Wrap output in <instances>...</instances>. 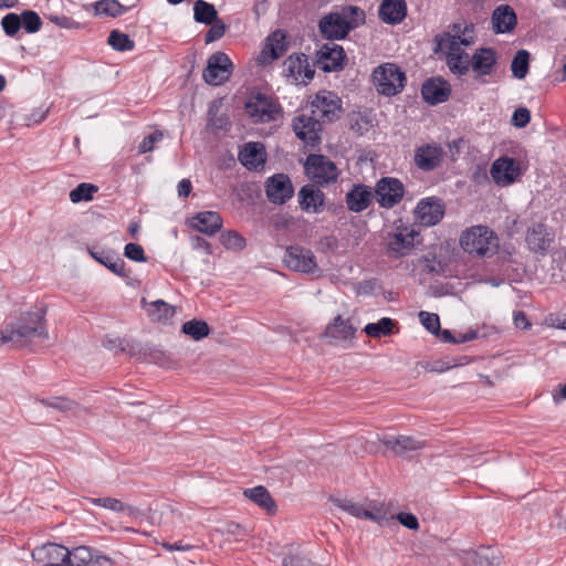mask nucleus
I'll list each match as a JSON object with an SVG mask.
<instances>
[{"instance_id": "1", "label": "nucleus", "mask_w": 566, "mask_h": 566, "mask_svg": "<svg viewBox=\"0 0 566 566\" xmlns=\"http://www.w3.org/2000/svg\"><path fill=\"white\" fill-rule=\"evenodd\" d=\"M45 314L46 310L39 307L35 311L23 312L14 322H9L13 347H27L35 339L49 340Z\"/></svg>"}, {"instance_id": "2", "label": "nucleus", "mask_w": 566, "mask_h": 566, "mask_svg": "<svg viewBox=\"0 0 566 566\" xmlns=\"http://www.w3.org/2000/svg\"><path fill=\"white\" fill-rule=\"evenodd\" d=\"M461 249L474 258H492L497 253L500 239L488 226H472L460 234Z\"/></svg>"}, {"instance_id": "3", "label": "nucleus", "mask_w": 566, "mask_h": 566, "mask_svg": "<svg viewBox=\"0 0 566 566\" xmlns=\"http://www.w3.org/2000/svg\"><path fill=\"white\" fill-rule=\"evenodd\" d=\"M371 77L377 92L385 96H395L400 93L407 81L405 73L394 63L377 66Z\"/></svg>"}, {"instance_id": "4", "label": "nucleus", "mask_w": 566, "mask_h": 566, "mask_svg": "<svg viewBox=\"0 0 566 566\" xmlns=\"http://www.w3.org/2000/svg\"><path fill=\"white\" fill-rule=\"evenodd\" d=\"M305 172L315 184L324 186L338 178L336 165L324 155L311 154L306 158Z\"/></svg>"}, {"instance_id": "5", "label": "nucleus", "mask_w": 566, "mask_h": 566, "mask_svg": "<svg viewBox=\"0 0 566 566\" xmlns=\"http://www.w3.org/2000/svg\"><path fill=\"white\" fill-rule=\"evenodd\" d=\"M233 64L223 52H216L208 57L202 77L208 85L219 86L229 81Z\"/></svg>"}, {"instance_id": "6", "label": "nucleus", "mask_w": 566, "mask_h": 566, "mask_svg": "<svg viewBox=\"0 0 566 566\" xmlns=\"http://www.w3.org/2000/svg\"><path fill=\"white\" fill-rule=\"evenodd\" d=\"M312 114L321 122L332 123L342 114V99L331 91H319L311 103Z\"/></svg>"}, {"instance_id": "7", "label": "nucleus", "mask_w": 566, "mask_h": 566, "mask_svg": "<svg viewBox=\"0 0 566 566\" xmlns=\"http://www.w3.org/2000/svg\"><path fill=\"white\" fill-rule=\"evenodd\" d=\"M555 241V232L544 222H535L525 233V243L531 252L545 255Z\"/></svg>"}, {"instance_id": "8", "label": "nucleus", "mask_w": 566, "mask_h": 566, "mask_svg": "<svg viewBox=\"0 0 566 566\" xmlns=\"http://www.w3.org/2000/svg\"><path fill=\"white\" fill-rule=\"evenodd\" d=\"M283 261L287 268L297 272L314 274L319 271L314 253L310 249L300 245L289 247L285 250Z\"/></svg>"}, {"instance_id": "9", "label": "nucleus", "mask_w": 566, "mask_h": 566, "mask_svg": "<svg viewBox=\"0 0 566 566\" xmlns=\"http://www.w3.org/2000/svg\"><path fill=\"white\" fill-rule=\"evenodd\" d=\"M245 109L254 122L260 123H269L274 120L280 112L277 104L273 101L272 97L260 93L252 95L248 99Z\"/></svg>"}, {"instance_id": "10", "label": "nucleus", "mask_w": 566, "mask_h": 566, "mask_svg": "<svg viewBox=\"0 0 566 566\" xmlns=\"http://www.w3.org/2000/svg\"><path fill=\"white\" fill-rule=\"evenodd\" d=\"M405 193L403 184L392 177L380 178L375 187V195L380 207L392 208L398 205Z\"/></svg>"}, {"instance_id": "11", "label": "nucleus", "mask_w": 566, "mask_h": 566, "mask_svg": "<svg viewBox=\"0 0 566 566\" xmlns=\"http://www.w3.org/2000/svg\"><path fill=\"white\" fill-rule=\"evenodd\" d=\"M295 135L306 145L315 147L321 143L322 124L315 115L301 114L293 119Z\"/></svg>"}, {"instance_id": "12", "label": "nucleus", "mask_w": 566, "mask_h": 566, "mask_svg": "<svg viewBox=\"0 0 566 566\" xmlns=\"http://www.w3.org/2000/svg\"><path fill=\"white\" fill-rule=\"evenodd\" d=\"M490 174L496 185L509 186L521 176V165L514 158L500 157L493 161Z\"/></svg>"}, {"instance_id": "13", "label": "nucleus", "mask_w": 566, "mask_h": 566, "mask_svg": "<svg viewBox=\"0 0 566 566\" xmlns=\"http://www.w3.org/2000/svg\"><path fill=\"white\" fill-rule=\"evenodd\" d=\"M323 36L329 40H342L347 36L353 29V24L347 20L345 11L334 12L323 17L318 24Z\"/></svg>"}, {"instance_id": "14", "label": "nucleus", "mask_w": 566, "mask_h": 566, "mask_svg": "<svg viewBox=\"0 0 566 566\" xmlns=\"http://www.w3.org/2000/svg\"><path fill=\"white\" fill-rule=\"evenodd\" d=\"M67 556L69 549L55 543H46L32 551V558L40 566H70Z\"/></svg>"}, {"instance_id": "15", "label": "nucleus", "mask_w": 566, "mask_h": 566, "mask_svg": "<svg viewBox=\"0 0 566 566\" xmlns=\"http://www.w3.org/2000/svg\"><path fill=\"white\" fill-rule=\"evenodd\" d=\"M265 192L270 202L284 205L293 197L294 188L287 175L276 174L266 180Z\"/></svg>"}, {"instance_id": "16", "label": "nucleus", "mask_w": 566, "mask_h": 566, "mask_svg": "<svg viewBox=\"0 0 566 566\" xmlns=\"http://www.w3.org/2000/svg\"><path fill=\"white\" fill-rule=\"evenodd\" d=\"M444 216V205L439 198L421 199L415 209V217L422 226L432 227L440 222Z\"/></svg>"}, {"instance_id": "17", "label": "nucleus", "mask_w": 566, "mask_h": 566, "mask_svg": "<svg viewBox=\"0 0 566 566\" xmlns=\"http://www.w3.org/2000/svg\"><path fill=\"white\" fill-rule=\"evenodd\" d=\"M283 74L287 78H292L294 82L302 80L310 81L314 77L315 70L308 62V56L304 53L290 55L283 62Z\"/></svg>"}, {"instance_id": "18", "label": "nucleus", "mask_w": 566, "mask_h": 566, "mask_svg": "<svg viewBox=\"0 0 566 566\" xmlns=\"http://www.w3.org/2000/svg\"><path fill=\"white\" fill-rule=\"evenodd\" d=\"M346 54L343 48L335 43H326L317 51V63L324 72H335L343 69Z\"/></svg>"}, {"instance_id": "19", "label": "nucleus", "mask_w": 566, "mask_h": 566, "mask_svg": "<svg viewBox=\"0 0 566 566\" xmlns=\"http://www.w3.org/2000/svg\"><path fill=\"white\" fill-rule=\"evenodd\" d=\"M419 233L408 227L398 228L396 232L388 234V252L394 256H402L415 243V238Z\"/></svg>"}, {"instance_id": "20", "label": "nucleus", "mask_w": 566, "mask_h": 566, "mask_svg": "<svg viewBox=\"0 0 566 566\" xmlns=\"http://www.w3.org/2000/svg\"><path fill=\"white\" fill-rule=\"evenodd\" d=\"M451 94L450 84L441 77H432L422 84V98L430 105H437L448 101Z\"/></svg>"}, {"instance_id": "21", "label": "nucleus", "mask_w": 566, "mask_h": 566, "mask_svg": "<svg viewBox=\"0 0 566 566\" xmlns=\"http://www.w3.org/2000/svg\"><path fill=\"white\" fill-rule=\"evenodd\" d=\"M496 52L492 48H479L470 59V66L476 77L481 78L492 74L496 65Z\"/></svg>"}, {"instance_id": "22", "label": "nucleus", "mask_w": 566, "mask_h": 566, "mask_svg": "<svg viewBox=\"0 0 566 566\" xmlns=\"http://www.w3.org/2000/svg\"><path fill=\"white\" fill-rule=\"evenodd\" d=\"M382 444L391 449L397 455L411 458L426 447L423 440H418L408 436L397 438H384Z\"/></svg>"}, {"instance_id": "23", "label": "nucleus", "mask_w": 566, "mask_h": 566, "mask_svg": "<svg viewBox=\"0 0 566 566\" xmlns=\"http://www.w3.org/2000/svg\"><path fill=\"white\" fill-rule=\"evenodd\" d=\"M374 192L370 187L357 184L345 196L347 209L352 212H363L373 202Z\"/></svg>"}, {"instance_id": "24", "label": "nucleus", "mask_w": 566, "mask_h": 566, "mask_svg": "<svg viewBox=\"0 0 566 566\" xmlns=\"http://www.w3.org/2000/svg\"><path fill=\"white\" fill-rule=\"evenodd\" d=\"M287 50L286 33L283 30L273 31L265 39V46L260 54V61L268 63L279 59Z\"/></svg>"}, {"instance_id": "25", "label": "nucleus", "mask_w": 566, "mask_h": 566, "mask_svg": "<svg viewBox=\"0 0 566 566\" xmlns=\"http://www.w3.org/2000/svg\"><path fill=\"white\" fill-rule=\"evenodd\" d=\"M443 151L436 145H422L416 149L415 164L423 171H431L440 166Z\"/></svg>"}, {"instance_id": "26", "label": "nucleus", "mask_w": 566, "mask_h": 566, "mask_svg": "<svg viewBox=\"0 0 566 566\" xmlns=\"http://www.w3.org/2000/svg\"><path fill=\"white\" fill-rule=\"evenodd\" d=\"M91 256L103 264L111 272L120 277H128L129 273L126 271L125 262L120 255L114 251L88 249Z\"/></svg>"}, {"instance_id": "27", "label": "nucleus", "mask_w": 566, "mask_h": 566, "mask_svg": "<svg viewBox=\"0 0 566 566\" xmlns=\"http://www.w3.org/2000/svg\"><path fill=\"white\" fill-rule=\"evenodd\" d=\"M492 29L495 33H507L514 30L517 23V17L513 8L509 4L496 7L492 13Z\"/></svg>"}, {"instance_id": "28", "label": "nucleus", "mask_w": 566, "mask_h": 566, "mask_svg": "<svg viewBox=\"0 0 566 566\" xmlns=\"http://www.w3.org/2000/svg\"><path fill=\"white\" fill-rule=\"evenodd\" d=\"M378 15L387 24L400 23L407 15L405 0H382L379 6Z\"/></svg>"}, {"instance_id": "29", "label": "nucleus", "mask_w": 566, "mask_h": 566, "mask_svg": "<svg viewBox=\"0 0 566 566\" xmlns=\"http://www.w3.org/2000/svg\"><path fill=\"white\" fill-rule=\"evenodd\" d=\"M190 224L201 233L213 235L222 228V218L216 211H202L191 219Z\"/></svg>"}, {"instance_id": "30", "label": "nucleus", "mask_w": 566, "mask_h": 566, "mask_svg": "<svg viewBox=\"0 0 566 566\" xmlns=\"http://www.w3.org/2000/svg\"><path fill=\"white\" fill-rule=\"evenodd\" d=\"M298 202L303 211L319 212L324 206L325 196L323 191L313 185H305L298 191Z\"/></svg>"}, {"instance_id": "31", "label": "nucleus", "mask_w": 566, "mask_h": 566, "mask_svg": "<svg viewBox=\"0 0 566 566\" xmlns=\"http://www.w3.org/2000/svg\"><path fill=\"white\" fill-rule=\"evenodd\" d=\"M240 163L248 169H258L265 163V151L262 144L248 143L239 153Z\"/></svg>"}, {"instance_id": "32", "label": "nucleus", "mask_w": 566, "mask_h": 566, "mask_svg": "<svg viewBox=\"0 0 566 566\" xmlns=\"http://www.w3.org/2000/svg\"><path fill=\"white\" fill-rule=\"evenodd\" d=\"M142 305L153 322L166 324L175 314V307L163 300L147 302L146 298H143Z\"/></svg>"}, {"instance_id": "33", "label": "nucleus", "mask_w": 566, "mask_h": 566, "mask_svg": "<svg viewBox=\"0 0 566 566\" xmlns=\"http://www.w3.org/2000/svg\"><path fill=\"white\" fill-rule=\"evenodd\" d=\"M243 495L264 510L269 515H274L277 511L275 501L263 485L245 489Z\"/></svg>"}, {"instance_id": "34", "label": "nucleus", "mask_w": 566, "mask_h": 566, "mask_svg": "<svg viewBox=\"0 0 566 566\" xmlns=\"http://www.w3.org/2000/svg\"><path fill=\"white\" fill-rule=\"evenodd\" d=\"M356 332L349 319H343L340 315L336 316L334 321L328 324L325 329V335L334 340L350 339Z\"/></svg>"}, {"instance_id": "35", "label": "nucleus", "mask_w": 566, "mask_h": 566, "mask_svg": "<svg viewBox=\"0 0 566 566\" xmlns=\"http://www.w3.org/2000/svg\"><path fill=\"white\" fill-rule=\"evenodd\" d=\"M91 502L97 506L126 516H136L138 514V510L136 507L125 504L114 497H94L91 499Z\"/></svg>"}, {"instance_id": "36", "label": "nucleus", "mask_w": 566, "mask_h": 566, "mask_svg": "<svg viewBox=\"0 0 566 566\" xmlns=\"http://www.w3.org/2000/svg\"><path fill=\"white\" fill-rule=\"evenodd\" d=\"M95 15L117 18L124 14L128 8L118 0H98L93 4Z\"/></svg>"}, {"instance_id": "37", "label": "nucleus", "mask_w": 566, "mask_h": 566, "mask_svg": "<svg viewBox=\"0 0 566 566\" xmlns=\"http://www.w3.org/2000/svg\"><path fill=\"white\" fill-rule=\"evenodd\" d=\"M193 18L196 22L203 24H211L219 20L214 6L205 0H197L195 2Z\"/></svg>"}, {"instance_id": "38", "label": "nucleus", "mask_w": 566, "mask_h": 566, "mask_svg": "<svg viewBox=\"0 0 566 566\" xmlns=\"http://www.w3.org/2000/svg\"><path fill=\"white\" fill-rule=\"evenodd\" d=\"M396 322L389 317H382L377 323H369L365 326L364 332L373 338H380L392 333Z\"/></svg>"}, {"instance_id": "39", "label": "nucleus", "mask_w": 566, "mask_h": 566, "mask_svg": "<svg viewBox=\"0 0 566 566\" xmlns=\"http://www.w3.org/2000/svg\"><path fill=\"white\" fill-rule=\"evenodd\" d=\"M93 551L87 546H78L69 551L66 564L70 566H91L93 558Z\"/></svg>"}, {"instance_id": "40", "label": "nucleus", "mask_w": 566, "mask_h": 566, "mask_svg": "<svg viewBox=\"0 0 566 566\" xmlns=\"http://www.w3.org/2000/svg\"><path fill=\"white\" fill-rule=\"evenodd\" d=\"M446 62L451 73L458 76L465 75L470 70V59L468 53L460 55L458 53H447Z\"/></svg>"}, {"instance_id": "41", "label": "nucleus", "mask_w": 566, "mask_h": 566, "mask_svg": "<svg viewBox=\"0 0 566 566\" xmlns=\"http://www.w3.org/2000/svg\"><path fill=\"white\" fill-rule=\"evenodd\" d=\"M181 332L195 340H200L209 335L210 328L202 319H191L182 324Z\"/></svg>"}, {"instance_id": "42", "label": "nucleus", "mask_w": 566, "mask_h": 566, "mask_svg": "<svg viewBox=\"0 0 566 566\" xmlns=\"http://www.w3.org/2000/svg\"><path fill=\"white\" fill-rule=\"evenodd\" d=\"M107 44L118 52L132 51L135 48V42L128 36V34L118 30H112L109 32Z\"/></svg>"}, {"instance_id": "43", "label": "nucleus", "mask_w": 566, "mask_h": 566, "mask_svg": "<svg viewBox=\"0 0 566 566\" xmlns=\"http://www.w3.org/2000/svg\"><path fill=\"white\" fill-rule=\"evenodd\" d=\"M387 506L384 502L366 500L365 520L382 524L387 520Z\"/></svg>"}, {"instance_id": "44", "label": "nucleus", "mask_w": 566, "mask_h": 566, "mask_svg": "<svg viewBox=\"0 0 566 566\" xmlns=\"http://www.w3.org/2000/svg\"><path fill=\"white\" fill-rule=\"evenodd\" d=\"M530 53L526 50H520L514 55L511 63L513 76L522 80L528 72Z\"/></svg>"}, {"instance_id": "45", "label": "nucleus", "mask_w": 566, "mask_h": 566, "mask_svg": "<svg viewBox=\"0 0 566 566\" xmlns=\"http://www.w3.org/2000/svg\"><path fill=\"white\" fill-rule=\"evenodd\" d=\"M98 188L92 184L82 182L70 192V200L74 203L90 201Z\"/></svg>"}, {"instance_id": "46", "label": "nucleus", "mask_w": 566, "mask_h": 566, "mask_svg": "<svg viewBox=\"0 0 566 566\" xmlns=\"http://www.w3.org/2000/svg\"><path fill=\"white\" fill-rule=\"evenodd\" d=\"M221 243L228 250L241 251L245 248V239L237 231L229 230L221 234Z\"/></svg>"}, {"instance_id": "47", "label": "nucleus", "mask_w": 566, "mask_h": 566, "mask_svg": "<svg viewBox=\"0 0 566 566\" xmlns=\"http://www.w3.org/2000/svg\"><path fill=\"white\" fill-rule=\"evenodd\" d=\"M39 402L45 407L53 408L63 412L72 411L78 407L77 403L64 397L43 398L40 399Z\"/></svg>"}, {"instance_id": "48", "label": "nucleus", "mask_w": 566, "mask_h": 566, "mask_svg": "<svg viewBox=\"0 0 566 566\" xmlns=\"http://www.w3.org/2000/svg\"><path fill=\"white\" fill-rule=\"evenodd\" d=\"M20 19L21 27H23L28 33H35L41 29L42 21L35 11L25 10L21 13Z\"/></svg>"}, {"instance_id": "49", "label": "nucleus", "mask_w": 566, "mask_h": 566, "mask_svg": "<svg viewBox=\"0 0 566 566\" xmlns=\"http://www.w3.org/2000/svg\"><path fill=\"white\" fill-rule=\"evenodd\" d=\"M336 505L348 514L365 520L366 500L363 503L353 502L350 500H338Z\"/></svg>"}, {"instance_id": "50", "label": "nucleus", "mask_w": 566, "mask_h": 566, "mask_svg": "<svg viewBox=\"0 0 566 566\" xmlns=\"http://www.w3.org/2000/svg\"><path fill=\"white\" fill-rule=\"evenodd\" d=\"M419 318L423 327L433 335H438L441 332L440 318L434 313L421 311Z\"/></svg>"}, {"instance_id": "51", "label": "nucleus", "mask_w": 566, "mask_h": 566, "mask_svg": "<svg viewBox=\"0 0 566 566\" xmlns=\"http://www.w3.org/2000/svg\"><path fill=\"white\" fill-rule=\"evenodd\" d=\"M1 25L7 35H15L21 28L20 15L17 13H8L2 18Z\"/></svg>"}, {"instance_id": "52", "label": "nucleus", "mask_w": 566, "mask_h": 566, "mask_svg": "<svg viewBox=\"0 0 566 566\" xmlns=\"http://www.w3.org/2000/svg\"><path fill=\"white\" fill-rule=\"evenodd\" d=\"M447 35H448V49H449V52L448 53H453V54H467V52H464L462 49H461V45H464V46H469L472 44V40H469L467 38H463V36H460V35H451V33L447 32Z\"/></svg>"}, {"instance_id": "53", "label": "nucleus", "mask_w": 566, "mask_h": 566, "mask_svg": "<svg viewBox=\"0 0 566 566\" xmlns=\"http://www.w3.org/2000/svg\"><path fill=\"white\" fill-rule=\"evenodd\" d=\"M210 29L207 31L205 35V42L207 44L212 43L219 39H221L227 30V25L222 20H217L213 23L210 24Z\"/></svg>"}, {"instance_id": "54", "label": "nucleus", "mask_w": 566, "mask_h": 566, "mask_svg": "<svg viewBox=\"0 0 566 566\" xmlns=\"http://www.w3.org/2000/svg\"><path fill=\"white\" fill-rule=\"evenodd\" d=\"M164 137L161 130H155L154 133L144 137L138 146V150L140 154H145L151 151L156 143L160 142Z\"/></svg>"}, {"instance_id": "55", "label": "nucleus", "mask_w": 566, "mask_h": 566, "mask_svg": "<svg viewBox=\"0 0 566 566\" xmlns=\"http://www.w3.org/2000/svg\"><path fill=\"white\" fill-rule=\"evenodd\" d=\"M531 120V112L526 107H518L514 111L511 123L517 128L525 127Z\"/></svg>"}, {"instance_id": "56", "label": "nucleus", "mask_w": 566, "mask_h": 566, "mask_svg": "<svg viewBox=\"0 0 566 566\" xmlns=\"http://www.w3.org/2000/svg\"><path fill=\"white\" fill-rule=\"evenodd\" d=\"M124 254L126 258L135 262L146 261L144 249L137 243H127L124 249Z\"/></svg>"}, {"instance_id": "57", "label": "nucleus", "mask_w": 566, "mask_h": 566, "mask_svg": "<svg viewBox=\"0 0 566 566\" xmlns=\"http://www.w3.org/2000/svg\"><path fill=\"white\" fill-rule=\"evenodd\" d=\"M347 20L353 24V29L365 22V12L358 7H348L344 9Z\"/></svg>"}, {"instance_id": "58", "label": "nucleus", "mask_w": 566, "mask_h": 566, "mask_svg": "<svg viewBox=\"0 0 566 566\" xmlns=\"http://www.w3.org/2000/svg\"><path fill=\"white\" fill-rule=\"evenodd\" d=\"M370 124L367 115L357 114L350 118V128L363 135L365 130H367V126Z\"/></svg>"}, {"instance_id": "59", "label": "nucleus", "mask_w": 566, "mask_h": 566, "mask_svg": "<svg viewBox=\"0 0 566 566\" xmlns=\"http://www.w3.org/2000/svg\"><path fill=\"white\" fill-rule=\"evenodd\" d=\"M283 566H319L310 558L300 555L287 556L283 559Z\"/></svg>"}, {"instance_id": "60", "label": "nucleus", "mask_w": 566, "mask_h": 566, "mask_svg": "<svg viewBox=\"0 0 566 566\" xmlns=\"http://www.w3.org/2000/svg\"><path fill=\"white\" fill-rule=\"evenodd\" d=\"M398 522L409 530H418L419 522L418 518L411 513L401 512L397 515Z\"/></svg>"}, {"instance_id": "61", "label": "nucleus", "mask_w": 566, "mask_h": 566, "mask_svg": "<svg viewBox=\"0 0 566 566\" xmlns=\"http://www.w3.org/2000/svg\"><path fill=\"white\" fill-rule=\"evenodd\" d=\"M190 242H191V247L195 250H201L208 255L212 254V252H213L212 245L206 239H203L199 235H191Z\"/></svg>"}, {"instance_id": "62", "label": "nucleus", "mask_w": 566, "mask_h": 566, "mask_svg": "<svg viewBox=\"0 0 566 566\" xmlns=\"http://www.w3.org/2000/svg\"><path fill=\"white\" fill-rule=\"evenodd\" d=\"M50 21L63 29H72L78 24L72 18L66 15H51Z\"/></svg>"}, {"instance_id": "63", "label": "nucleus", "mask_w": 566, "mask_h": 566, "mask_svg": "<svg viewBox=\"0 0 566 566\" xmlns=\"http://www.w3.org/2000/svg\"><path fill=\"white\" fill-rule=\"evenodd\" d=\"M93 558L91 566H113L114 562L111 557L102 554L98 551H93Z\"/></svg>"}, {"instance_id": "64", "label": "nucleus", "mask_w": 566, "mask_h": 566, "mask_svg": "<svg viewBox=\"0 0 566 566\" xmlns=\"http://www.w3.org/2000/svg\"><path fill=\"white\" fill-rule=\"evenodd\" d=\"M513 319L517 328L527 329L531 327V323L523 311L514 312Z\"/></svg>"}]
</instances>
